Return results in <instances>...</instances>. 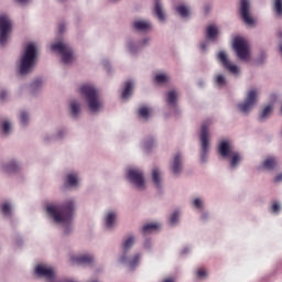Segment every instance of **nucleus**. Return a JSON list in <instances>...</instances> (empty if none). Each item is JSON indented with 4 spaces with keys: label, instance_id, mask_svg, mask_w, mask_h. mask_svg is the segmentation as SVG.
Instances as JSON below:
<instances>
[{
    "label": "nucleus",
    "instance_id": "1",
    "mask_svg": "<svg viewBox=\"0 0 282 282\" xmlns=\"http://www.w3.org/2000/svg\"><path fill=\"white\" fill-rule=\"evenodd\" d=\"M46 213L56 224H70L74 217V200L65 202L63 205H48Z\"/></svg>",
    "mask_w": 282,
    "mask_h": 282
},
{
    "label": "nucleus",
    "instance_id": "2",
    "mask_svg": "<svg viewBox=\"0 0 282 282\" xmlns=\"http://www.w3.org/2000/svg\"><path fill=\"white\" fill-rule=\"evenodd\" d=\"M36 58H39L36 45L34 43L28 44L20 59L19 72L21 76H25L30 74L32 69H34V65H36Z\"/></svg>",
    "mask_w": 282,
    "mask_h": 282
},
{
    "label": "nucleus",
    "instance_id": "3",
    "mask_svg": "<svg viewBox=\"0 0 282 282\" xmlns=\"http://www.w3.org/2000/svg\"><path fill=\"white\" fill-rule=\"evenodd\" d=\"M83 96H85L90 111H98L101 107L100 100L98 99V90L90 85H84L80 87Z\"/></svg>",
    "mask_w": 282,
    "mask_h": 282
},
{
    "label": "nucleus",
    "instance_id": "4",
    "mask_svg": "<svg viewBox=\"0 0 282 282\" xmlns=\"http://www.w3.org/2000/svg\"><path fill=\"white\" fill-rule=\"evenodd\" d=\"M218 151L223 158H231L230 166L235 169L239 162H241V155L237 152H232L230 143L228 141H221Z\"/></svg>",
    "mask_w": 282,
    "mask_h": 282
},
{
    "label": "nucleus",
    "instance_id": "5",
    "mask_svg": "<svg viewBox=\"0 0 282 282\" xmlns=\"http://www.w3.org/2000/svg\"><path fill=\"white\" fill-rule=\"evenodd\" d=\"M12 32V21L6 14L0 15V45L8 43V37Z\"/></svg>",
    "mask_w": 282,
    "mask_h": 282
},
{
    "label": "nucleus",
    "instance_id": "6",
    "mask_svg": "<svg viewBox=\"0 0 282 282\" xmlns=\"http://www.w3.org/2000/svg\"><path fill=\"white\" fill-rule=\"evenodd\" d=\"M234 50L240 61H248V56L250 54L248 41L241 37H236L234 40Z\"/></svg>",
    "mask_w": 282,
    "mask_h": 282
},
{
    "label": "nucleus",
    "instance_id": "7",
    "mask_svg": "<svg viewBox=\"0 0 282 282\" xmlns=\"http://www.w3.org/2000/svg\"><path fill=\"white\" fill-rule=\"evenodd\" d=\"M51 50L53 52H57L62 55L63 63H72L74 55L72 54V48L67 44H63L62 42L55 43L51 45Z\"/></svg>",
    "mask_w": 282,
    "mask_h": 282
},
{
    "label": "nucleus",
    "instance_id": "8",
    "mask_svg": "<svg viewBox=\"0 0 282 282\" xmlns=\"http://www.w3.org/2000/svg\"><path fill=\"white\" fill-rule=\"evenodd\" d=\"M259 94L257 93L256 89H251L247 97L245 102L239 104L238 105V109L242 112V113H249L250 110L252 109V107H254V105L257 104V96Z\"/></svg>",
    "mask_w": 282,
    "mask_h": 282
},
{
    "label": "nucleus",
    "instance_id": "9",
    "mask_svg": "<svg viewBox=\"0 0 282 282\" xmlns=\"http://www.w3.org/2000/svg\"><path fill=\"white\" fill-rule=\"evenodd\" d=\"M240 14L247 25H254V19L250 15V1L240 0Z\"/></svg>",
    "mask_w": 282,
    "mask_h": 282
},
{
    "label": "nucleus",
    "instance_id": "10",
    "mask_svg": "<svg viewBox=\"0 0 282 282\" xmlns=\"http://www.w3.org/2000/svg\"><path fill=\"white\" fill-rule=\"evenodd\" d=\"M128 180L132 182L137 188H144V174L140 170H129Z\"/></svg>",
    "mask_w": 282,
    "mask_h": 282
},
{
    "label": "nucleus",
    "instance_id": "11",
    "mask_svg": "<svg viewBox=\"0 0 282 282\" xmlns=\"http://www.w3.org/2000/svg\"><path fill=\"white\" fill-rule=\"evenodd\" d=\"M200 141H202V162H206V156L208 155V123H203L200 128Z\"/></svg>",
    "mask_w": 282,
    "mask_h": 282
},
{
    "label": "nucleus",
    "instance_id": "12",
    "mask_svg": "<svg viewBox=\"0 0 282 282\" xmlns=\"http://www.w3.org/2000/svg\"><path fill=\"white\" fill-rule=\"evenodd\" d=\"M218 61H220L221 65L225 69H228V72L231 74H238L239 68L230 63V59H228V55H226L225 52L218 53Z\"/></svg>",
    "mask_w": 282,
    "mask_h": 282
},
{
    "label": "nucleus",
    "instance_id": "13",
    "mask_svg": "<svg viewBox=\"0 0 282 282\" xmlns=\"http://www.w3.org/2000/svg\"><path fill=\"white\" fill-rule=\"evenodd\" d=\"M133 243H135V238H133V236L128 237L126 241H123V256L120 259L121 263H127V252L133 247Z\"/></svg>",
    "mask_w": 282,
    "mask_h": 282
},
{
    "label": "nucleus",
    "instance_id": "14",
    "mask_svg": "<svg viewBox=\"0 0 282 282\" xmlns=\"http://www.w3.org/2000/svg\"><path fill=\"white\" fill-rule=\"evenodd\" d=\"M133 28L138 32H149L151 30V22L144 20L134 21Z\"/></svg>",
    "mask_w": 282,
    "mask_h": 282
},
{
    "label": "nucleus",
    "instance_id": "15",
    "mask_svg": "<svg viewBox=\"0 0 282 282\" xmlns=\"http://www.w3.org/2000/svg\"><path fill=\"white\" fill-rule=\"evenodd\" d=\"M180 97V94L176 90H170L166 94V104L170 105V107H177V98Z\"/></svg>",
    "mask_w": 282,
    "mask_h": 282
},
{
    "label": "nucleus",
    "instance_id": "16",
    "mask_svg": "<svg viewBox=\"0 0 282 282\" xmlns=\"http://www.w3.org/2000/svg\"><path fill=\"white\" fill-rule=\"evenodd\" d=\"M172 169L174 175H180V173H182V155L180 153L175 155Z\"/></svg>",
    "mask_w": 282,
    "mask_h": 282
},
{
    "label": "nucleus",
    "instance_id": "17",
    "mask_svg": "<svg viewBox=\"0 0 282 282\" xmlns=\"http://www.w3.org/2000/svg\"><path fill=\"white\" fill-rule=\"evenodd\" d=\"M154 12H155L159 21H164V19H166V15H164V11L162 10V4L160 3V0L155 1Z\"/></svg>",
    "mask_w": 282,
    "mask_h": 282
},
{
    "label": "nucleus",
    "instance_id": "18",
    "mask_svg": "<svg viewBox=\"0 0 282 282\" xmlns=\"http://www.w3.org/2000/svg\"><path fill=\"white\" fill-rule=\"evenodd\" d=\"M72 259H73V261H75V263H88L89 264L94 261V257H91L89 254L73 257Z\"/></svg>",
    "mask_w": 282,
    "mask_h": 282
},
{
    "label": "nucleus",
    "instance_id": "19",
    "mask_svg": "<svg viewBox=\"0 0 282 282\" xmlns=\"http://www.w3.org/2000/svg\"><path fill=\"white\" fill-rule=\"evenodd\" d=\"M218 34H219V30H217V26L209 25L207 28V39H209L210 41H215Z\"/></svg>",
    "mask_w": 282,
    "mask_h": 282
},
{
    "label": "nucleus",
    "instance_id": "20",
    "mask_svg": "<svg viewBox=\"0 0 282 282\" xmlns=\"http://www.w3.org/2000/svg\"><path fill=\"white\" fill-rule=\"evenodd\" d=\"M117 215L113 212H109L106 216V227L113 228V224H116Z\"/></svg>",
    "mask_w": 282,
    "mask_h": 282
},
{
    "label": "nucleus",
    "instance_id": "21",
    "mask_svg": "<svg viewBox=\"0 0 282 282\" xmlns=\"http://www.w3.org/2000/svg\"><path fill=\"white\" fill-rule=\"evenodd\" d=\"M133 89V83L131 82H127L126 83V86H124V89L122 91V95H121V98L127 99L129 96H131V91Z\"/></svg>",
    "mask_w": 282,
    "mask_h": 282
},
{
    "label": "nucleus",
    "instance_id": "22",
    "mask_svg": "<svg viewBox=\"0 0 282 282\" xmlns=\"http://www.w3.org/2000/svg\"><path fill=\"white\" fill-rule=\"evenodd\" d=\"M176 12L180 14V17H182L183 19H186V17H188V14H191V11L188 10V7L181 4L178 7H176Z\"/></svg>",
    "mask_w": 282,
    "mask_h": 282
},
{
    "label": "nucleus",
    "instance_id": "23",
    "mask_svg": "<svg viewBox=\"0 0 282 282\" xmlns=\"http://www.w3.org/2000/svg\"><path fill=\"white\" fill-rule=\"evenodd\" d=\"M262 166H263V169H267L268 171H272V169H274V166H276V159H274V158L267 159L263 162Z\"/></svg>",
    "mask_w": 282,
    "mask_h": 282
},
{
    "label": "nucleus",
    "instance_id": "24",
    "mask_svg": "<svg viewBox=\"0 0 282 282\" xmlns=\"http://www.w3.org/2000/svg\"><path fill=\"white\" fill-rule=\"evenodd\" d=\"M139 116L141 118H144V120H149V116H151V109L142 106L141 108H139Z\"/></svg>",
    "mask_w": 282,
    "mask_h": 282
},
{
    "label": "nucleus",
    "instance_id": "25",
    "mask_svg": "<svg viewBox=\"0 0 282 282\" xmlns=\"http://www.w3.org/2000/svg\"><path fill=\"white\" fill-rule=\"evenodd\" d=\"M152 180L155 186L160 187V183L162 182V180L160 178V170L158 169L152 170Z\"/></svg>",
    "mask_w": 282,
    "mask_h": 282
},
{
    "label": "nucleus",
    "instance_id": "26",
    "mask_svg": "<svg viewBox=\"0 0 282 282\" xmlns=\"http://www.w3.org/2000/svg\"><path fill=\"white\" fill-rule=\"evenodd\" d=\"M67 184H68V186H78V175L68 174L67 175Z\"/></svg>",
    "mask_w": 282,
    "mask_h": 282
},
{
    "label": "nucleus",
    "instance_id": "27",
    "mask_svg": "<svg viewBox=\"0 0 282 282\" xmlns=\"http://www.w3.org/2000/svg\"><path fill=\"white\" fill-rule=\"evenodd\" d=\"M70 111L74 117L78 116L80 113V105L76 101L70 102Z\"/></svg>",
    "mask_w": 282,
    "mask_h": 282
},
{
    "label": "nucleus",
    "instance_id": "28",
    "mask_svg": "<svg viewBox=\"0 0 282 282\" xmlns=\"http://www.w3.org/2000/svg\"><path fill=\"white\" fill-rule=\"evenodd\" d=\"M160 228V224H148L143 226V232H153V230H158Z\"/></svg>",
    "mask_w": 282,
    "mask_h": 282
},
{
    "label": "nucleus",
    "instance_id": "29",
    "mask_svg": "<svg viewBox=\"0 0 282 282\" xmlns=\"http://www.w3.org/2000/svg\"><path fill=\"white\" fill-rule=\"evenodd\" d=\"M6 171L8 173H17L19 171V165H17V162L12 161L7 165Z\"/></svg>",
    "mask_w": 282,
    "mask_h": 282
},
{
    "label": "nucleus",
    "instance_id": "30",
    "mask_svg": "<svg viewBox=\"0 0 282 282\" xmlns=\"http://www.w3.org/2000/svg\"><path fill=\"white\" fill-rule=\"evenodd\" d=\"M270 113H272V106H267L263 110L262 113L260 116V120H265V118H268L270 116Z\"/></svg>",
    "mask_w": 282,
    "mask_h": 282
},
{
    "label": "nucleus",
    "instance_id": "31",
    "mask_svg": "<svg viewBox=\"0 0 282 282\" xmlns=\"http://www.w3.org/2000/svg\"><path fill=\"white\" fill-rule=\"evenodd\" d=\"M274 10L278 17H282V0H275Z\"/></svg>",
    "mask_w": 282,
    "mask_h": 282
},
{
    "label": "nucleus",
    "instance_id": "32",
    "mask_svg": "<svg viewBox=\"0 0 282 282\" xmlns=\"http://www.w3.org/2000/svg\"><path fill=\"white\" fill-rule=\"evenodd\" d=\"M169 80V77L166 74H158L155 76V83H166Z\"/></svg>",
    "mask_w": 282,
    "mask_h": 282
},
{
    "label": "nucleus",
    "instance_id": "33",
    "mask_svg": "<svg viewBox=\"0 0 282 282\" xmlns=\"http://www.w3.org/2000/svg\"><path fill=\"white\" fill-rule=\"evenodd\" d=\"M216 84L218 87H224V85H226V77H224V75H217Z\"/></svg>",
    "mask_w": 282,
    "mask_h": 282
},
{
    "label": "nucleus",
    "instance_id": "34",
    "mask_svg": "<svg viewBox=\"0 0 282 282\" xmlns=\"http://www.w3.org/2000/svg\"><path fill=\"white\" fill-rule=\"evenodd\" d=\"M1 210H2V214L8 217V215H10V210H11V207H10V204L8 203H4L1 207Z\"/></svg>",
    "mask_w": 282,
    "mask_h": 282
},
{
    "label": "nucleus",
    "instance_id": "35",
    "mask_svg": "<svg viewBox=\"0 0 282 282\" xmlns=\"http://www.w3.org/2000/svg\"><path fill=\"white\" fill-rule=\"evenodd\" d=\"M140 263V254H135L130 261V268H135Z\"/></svg>",
    "mask_w": 282,
    "mask_h": 282
},
{
    "label": "nucleus",
    "instance_id": "36",
    "mask_svg": "<svg viewBox=\"0 0 282 282\" xmlns=\"http://www.w3.org/2000/svg\"><path fill=\"white\" fill-rule=\"evenodd\" d=\"M180 218V212H174L171 217H170V221L171 224H177V219Z\"/></svg>",
    "mask_w": 282,
    "mask_h": 282
},
{
    "label": "nucleus",
    "instance_id": "37",
    "mask_svg": "<svg viewBox=\"0 0 282 282\" xmlns=\"http://www.w3.org/2000/svg\"><path fill=\"white\" fill-rule=\"evenodd\" d=\"M20 120L22 124H28V120H29L28 112H21Z\"/></svg>",
    "mask_w": 282,
    "mask_h": 282
},
{
    "label": "nucleus",
    "instance_id": "38",
    "mask_svg": "<svg viewBox=\"0 0 282 282\" xmlns=\"http://www.w3.org/2000/svg\"><path fill=\"white\" fill-rule=\"evenodd\" d=\"M2 131H3V133H10V122L9 121L2 122Z\"/></svg>",
    "mask_w": 282,
    "mask_h": 282
},
{
    "label": "nucleus",
    "instance_id": "39",
    "mask_svg": "<svg viewBox=\"0 0 282 282\" xmlns=\"http://www.w3.org/2000/svg\"><path fill=\"white\" fill-rule=\"evenodd\" d=\"M198 279H203V276H206L208 273L204 269H198L196 272Z\"/></svg>",
    "mask_w": 282,
    "mask_h": 282
},
{
    "label": "nucleus",
    "instance_id": "40",
    "mask_svg": "<svg viewBox=\"0 0 282 282\" xmlns=\"http://www.w3.org/2000/svg\"><path fill=\"white\" fill-rule=\"evenodd\" d=\"M194 206L198 209H202L203 208V205H202V199L199 198H195L194 199Z\"/></svg>",
    "mask_w": 282,
    "mask_h": 282
},
{
    "label": "nucleus",
    "instance_id": "41",
    "mask_svg": "<svg viewBox=\"0 0 282 282\" xmlns=\"http://www.w3.org/2000/svg\"><path fill=\"white\" fill-rule=\"evenodd\" d=\"M279 210H281V205H279V203H274L272 205V213H279Z\"/></svg>",
    "mask_w": 282,
    "mask_h": 282
},
{
    "label": "nucleus",
    "instance_id": "42",
    "mask_svg": "<svg viewBox=\"0 0 282 282\" xmlns=\"http://www.w3.org/2000/svg\"><path fill=\"white\" fill-rule=\"evenodd\" d=\"M6 96H8V93H6V90H3V91L0 94V100H6Z\"/></svg>",
    "mask_w": 282,
    "mask_h": 282
},
{
    "label": "nucleus",
    "instance_id": "43",
    "mask_svg": "<svg viewBox=\"0 0 282 282\" xmlns=\"http://www.w3.org/2000/svg\"><path fill=\"white\" fill-rule=\"evenodd\" d=\"M41 79H36L33 84L32 87H39V85H41Z\"/></svg>",
    "mask_w": 282,
    "mask_h": 282
},
{
    "label": "nucleus",
    "instance_id": "44",
    "mask_svg": "<svg viewBox=\"0 0 282 282\" xmlns=\"http://www.w3.org/2000/svg\"><path fill=\"white\" fill-rule=\"evenodd\" d=\"M274 182H282V174H278L274 178Z\"/></svg>",
    "mask_w": 282,
    "mask_h": 282
},
{
    "label": "nucleus",
    "instance_id": "45",
    "mask_svg": "<svg viewBox=\"0 0 282 282\" xmlns=\"http://www.w3.org/2000/svg\"><path fill=\"white\" fill-rule=\"evenodd\" d=\"M59 32L61 33L65 32V24H59Z\"/></svg>",
    "mask_w": 282,
    "mask_h": 282
},
{
    "label": "nucleus",
    "instance_id": "46",
    "mask_svg": "<svg viewBox=\"0 0 282 282\" xmlns=\"http://www.w3.org/2000/svg\"><path fill=\"white\" fill-rule=\"evenodd\" d=\"M202 219H208V214H203Z\"/></svg>",
    "mask_w": 282,
    "mask_h": 282
},
{
    "label": "nucleus",
    "instance_id": "47",
    "mask_svg": "<svg viewBox=\"0 0 282 282\" xmlns=\"http://www.w3.org/2000/svg\"><path fill=\"white\" fill-rule=\"evenodd\" d=\"M149 43V39L143 40L142 45H147Z\"/></svg>",
    "mask_w": 282,
    "mask_h": 282
},
{
    "label": "nucleus",
    "instance_id": "48",
    "mask_svg": "<svg viewBox=\"0 0 282 282\" xmlns=\"http://www.w3.org/2000/svg\"><path fill=\"white\" fill-rule=\"evenodd\" d=\"M19 3H28V0H18Z\"/></svg>",
    "mask_w": 282,
    "mask_h": 282
},
{
    "label": "nucleus",
    "instance_id": "49",
    "mask_svg": "<svg viewBox=\"0 0 282 282\" xmlns=\"http://www.w3.org/2000/svg\"><path fill=\"white\" fill-rule=\"evenodd\" d=\"M163 282H175V280H173V279H167V280H165V281H163Z\"/></svg>",
    "mask_w": 282,
    "mask_h": 282
},
{
    "label": "nucleus",
    "instance_id": "50",
    "mask_svg": "<svg viewBox=\"0 0 282 282\" xmlns=\"http://www.w3.org/2000/svg\"><path fill=\"white\" fill-rule=\"evenodd\" d=\"M200 47H202L203 51H205L206 50V44H202Z\"/></svg>",
    "mask_w": 282,
    "mask_h": 282
},
{
    "label": "nucleus",
    "instance_id": "51",
    "mask_svg": "<svg viewBox=\"0 0 282 282\" xmlns=\"http://www.w3.org/2000/svg\"><path fill=\"white\" fill-rule=\"evenodd\" d=\"M145 149H149V143H145Z\"/></svg>",
    "mask_w": 282,
    "mask_h": 282
},
{
    "label": "nucleus",
    "instance_id": "52",
    "mask_svg": "<svg viewBox=\"0 0 282 282\" xmlns=\"http://www.w3.org/2000/svg\"><path fill=\"white\" fill-rule=\"evenodd\" d=\"M280 36H282V33H280Z\"/></svg>",
    "mask_w": 282,
    "mask_h": 282
}]
</instances>
